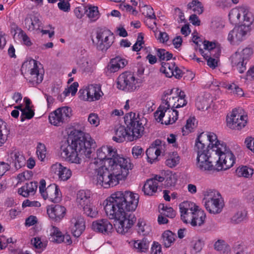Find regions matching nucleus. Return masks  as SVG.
<instances>
[{
	"instance_id": "dca6fc26",
	"label": "nucleus",
	"mask_w": 254,
	"mask_h": 254,
	"mask_svg": "<svg viewBox=\"0 0 254 254\" xmlns=\"http://www.w3.org/2000/svg\"><path fill=\"white\" fill-rule=\"evenodd\" d=\"M44 199H49L54 203L59 202L62 198V193L55 184H51L45 189V192L42 195Z\"/></svg>"
},
{
	"instance_id": "5fc2aeb1",
	"label": "nucleus",
	"mask_w": 254,
	"mask_h": 254,
	"mask_svg": "<svg viewBox=\"0 0 254 254\" xmlns=\"http://www.w3.org/2000/svg\"><path fill=\"white\" fill-rule=\"evenodd\" d=\"M157 55L160 61H169L173 56L171 53L163 49H158Z\"/></svg>"
},
{
	"instance_id": "6e6552de",
	"label": "nucleus",
	"mask_w": 254,
	"mask_h": 254,
	"mask_svg": "<svg viewBox=\"0 0 254 254\" xmlns=\"http://www.w3.org/2000/svg\"><path fill=\"white\" fill-rule=\"evenodd\" d=\"M97 158L100 161L107 162L112 161L116 164H124L130 162L129 159L124 158L117 154V150L109 146H102L97 150Z\"/></svg>"
},
{
	"instance_id": "a18cd8bd",
	"label": "nucleus",
	"mask_w": 254,
	"mask_h": 254,
	"mask_svg": "<svg viewBox=\"0 0 254 254\" xmlns=\"http://www.w3.org/2000/svg\"><path fill=\"white\" fill-rule=\"evenodd\" d=\"M204 48L205 50H208L211 53L214 52V56L215 58H218L220 54V50L218 48H215V44L212 42L208 41H204L203 42Z\"/></svg>"
},
{
	"instance_id": "e433bc0d",
	"label": "nucleus",
	"mask_w": 254,
	"mask_h": 254,
	"mask_svg": "<svg viewBox=\"0 0 254 254\" xmlns=\"http://www.w3.org/2000/svg\"><path fill=\"white\" fill-rule=\"evenodd\" d=\"M50 240L53 242L61 243L64 241V236L57 227H53Z\"/></svg>"
},
{
	"instance_id": "7c9ffc66",
	"label": "nucleus",
	"mask_w": 254,
	"mask_h": 254,
	"mask_svg": "<svg viewBox=\"0 0 254 254\" xmlns=\"http://www.w3.org/2000/svg\"><path fill=\"white\" fill-rule=\"evenodd\" d=\"M160 148H156L154 147H150L146 151L147 161L151 164L157 160L158 157L160 155Z\"/></svg>"
},
{
	"instance_id": "9b49d317",
	"label": "nucleus",
	"mask_w": 254,
	"mask_h": 254,
	"mask_svg": "<svg viewBox=\"0 0 254 254\" xmlns=\"http://www.w3.org/2000/svg\"><path fill=\"white\" fill-rule=\"evenodd\" d=\"M137 83L133 74L129 71H126L121 74L117 79V87L120 90L127 92L135 90Z\"/></svg>"
},
{
	"instance_id": "f3484780",
	"label": "nucleus",
	"mask_w": 254,
	"mask_h": 254,
	"mask_svg": "<svg viewBox=\"0 0 254 254\" xmlns=\"http://www.w3.org/2000/svg\"><path fill=\"white\" fill-rule=\"evenodd\" d=\"M82 93L86 94V97L81 96V99L89 102L98 100L103 95L100 86L97 84L91 85L87 89L83 90Z\"/></svg>"
},
{
	"instance_id": "bb28decb",
	"label": "nucleus",
	"mask_w": 254,
	"mask_h": 254,
	"mask_svg": "<svg viewBox=\"0 0 254 254\" xmlns=\"http://www.w3.org/2000/svg\"><path fill=\"white\" fill-rule=\"evenodd\" d=\"M91 193L89 190H80L77 194L76 200L77 203L81 207H83L91 202Z\"/></svg>"
},
{
	"instance_id": "8fccbe9b",
	"label": "nucleus",
	"mask_w": 254,
	"mask_h": 254,
	"mask_svg": "<svg viewBox=\"0 0 254 254\" xmlns=\"http://www.w3.org/2000/svg\"><path fill=\"white\" fill-rule=\"evenodd\" d=\"M138 232L140 235H146L149 233L150 228L141 219H139L137 222Z\"/></svg>"
},
{
	"instance_id": "3c124183",
	"label": "nucleus",
	"mask_w": 254,
	"mask_h": 254,
	"mask_svg": "<svg viewBox=\"0 0 254 254\" xmlns=\"http://www.w3.org/2000/svg\"><path fill=\"white\" fill-rule=\"evenodd\" d=\"M227 87L228 89L232 90L233 94L236 95L237 96L241 97L245 96L243 89L236 84H228Z\"/></svg>"
},
{
	"instance_id": "338daca9",
	"label": "nucleus",
	"mask_w": 254,
	"mask_h": 254,
	"mask_svg": "<svg viewBox=\"0 0 254 254\" xmlns=\"http://www.w3.org/2000/svg\"><path fill=\"white\" fill-rule=\"evenodd\" d=\"M88 121L91 125H93L95 127L98 126L99 124V119L98 115L95 113H91L89 114L88 118Z\"/></svg>"
},
{
	"instance_id": "ea45409f",
	"label": "nucleus",
	"mask_w": 254,
	"mask_h": 254,
	"mask_svg": "<svg viewBox=\"0 0 254 254\" xmlns=\"http://www.w3.org/2000/svg\"><path fill=\"white\" fill-rule=\"evenodd\" d=\"M166 113L168 119L164 122L165 125L172 124L177 120L178 118V112L175 109H170L169 108Z\"/></svg>"
},
{
	"instance_id": "a211bd4d",
	"label": "nucleus",
	"mask_w": 254,
	"mask_h": 254,
	"mask_svg": "<svg viewBox=\"0 0 254 254\" xmlns=\"http://www.w3.org/2000/svg\"><path fill=\"white\" fill-rule=\"evenodd\" d=\"M127 64V60L122 59L120 57H116L111 59L104 71L107 75H110L112 73L118 71L121 68H124Z\"/></svg>"
},
{
	"instance_id": "774afa93",
	"label": "nucleus",
	"mask_w": 254,
	"mask_h": 254,
	"mask_svg": "<svg viewBox=\"0 0 254 254\" xmlns=\"http://www.w3.org/2000/svg\"><path fill=\"white\" fill-rule=\"evenodd\" d=\"M151 254H162L161 246L158 242L153 243L151 248Z\"/></svg>"
},
{
	"instance_id": "09e8293b",
	"label": "nucleus",
	"mask_w": 254,
	"mask_h": 254,
	"mask_svg": "<svg viewBox=\"0 0 254 254\" xmlns=\"http://www.w3.org/2000/svg\"><path fill=\"white\" fill-rule=\"evenodd\" d=\"M180 211H192L193 210H196L198 207L196 206L193 203L190 201H184L179 205Z\"/></svg>"
},
{
	"instance_id": "052dcab7",
	"label": "nucleus",
	"mask_w": 254,
	"mask_h": 254,
	"mask_svg": "<svg viewBox=\"0 0 254 254\" xmlns=\"http://www.w3.org/2000/svg\"><path fill=\"white\" fill-rule=\"evenodd\" d=\"M180 158L177 154L171 156L166 160V165L170 168H173L179 163Z\"/></svg>"
},
{
	"instance_id": "473e14b6",
	"label": "nucleus",
	"mask_w": 254,
	"mask_h": 254,
	"mask_svg": "<svg viewBox=\"0 0 254 254\" xmlns=\"http://www.w3.org/2000/svg\"><path fill=\"white\" fill-rule=\"evenodd\" d=\"M176 235L169 230L165 231L162 235L163 243L166 248L170 247L175 240Z\"/></svg>"
},
{
	"instance_id": "79ce46f5",
	"label": "nucleus",
	"mask_w": 254,
	"mask_h": 254,
	"mask_svg": "<svg viewBox=\"0 0 254 254\" xmlns=\"http://www.w3.org/2000/svg\"><path fill=\"white\" fill-rule=\"evenodd\" d=\"M253 173V170L247 166L239 167L236 170V174L239 177L249 178L252 176Z\"/></svg>"
},
{
	"instance_id": "4be33fe9",
	"label": "nucleus",
	"mask_w": 254,
	"mask_h": 254,
	"mask_svg": "<svg viewBox=\"0 0 254 254\" xmlns=\"http://www.w3.org/2000/svg\"><path fill=\"white\" fill-rule=\"evenodd\" d=\"M33 64V67L30 70V75L27 80L33 85H37L41 83L43 79V75L39 73L38 69V62L32 60L30 61L29 64Z\"/></svg>"
},
{
	"instance_id": "864d4df0",
	"label": "nucleus",
	"mask_w": 254,
	"mask_h": 254,
	"mask_svg": "<svg viewBox=\"0 0 254 254\" xmlns=\"http://www.w3.org/2000/svg\"><path fill=\"white\" fill-rule=\"evenodd\" d=\"M78 66L84 71L89 72L91 70V64L87 59L83 57L80 61L78 62Z\"/></svg>"
},
{
	"instance_id": "39448f33",
	"label": "nucleus",
	"mask_w": 254,
	"mask_h": 254,
	"mask_svg": "<svg viewBox=\"0 0 254 254\" xmlns=\"http://www.w3.org/2000/svg\"><path fill=\"white\" fill-rule=\"evenodd\" d=\"M125 123L127 129L123 126H120L116 130V136L113 137V140L117 142H122L125 140L133 141L140 138L144 131V124L146 119L143 117L133 112L127 114L124 117Z\"/></svg>"
},
{
	"instance_id": "680f3d73",
	"label": "nucleus",
	"mask_w": 254,
	"mask_h": 254,
	"mask_svg": "<svg viewBox=\"0 0 254 254\" xmlns=\"http://www.w3.org/2000/svg\"><path fill=\"white\" fill-rule=\"evenodd\" d=\"M204 245L203 241L200 239L193 240L191 242V246L196 253L199 252Z\"/></svg>"
},
{
	"instance_id": "58836bf2",
	"label": "nucleus",
	"mask_w": 254,
	"mask_h": 254,
	"mask_svg": "<svg viewBox=\"0 0 254 254\" xmlns=\"http://www.w3.org/2000/svg\"><path fill=\"white\" fill-rule=\"evenodd\" d=\"M58 113L62 118L64 123L69 121V118L72 115V110L70 108L65 106L57 109Z\"/></svg>"
},
{
	"instance_id": "ddd939ff",
	"label": "nucleus",
	"mask_w": 254,
	"mask_h": 254,
	"mask_svg": "<svg viewBox=\"0 0 254 254\" xmlns=\"http://www.w3.org/2000/svg\"><path fill=\"white\" fill-rule=\"evenodd\" d=\"M250 31V28L249 26L246 25L236 26L229 33L228 40L232 45H239L246 39L247 35Z\"/></svg>"
},
{
	"instance_id": "7ed1b4c3",
	"label": "nucleus",
	"mask_w": 254,
	"mask_h": 254,
	"mask_svg": "<svg viewBox=\"0 0 254 254\" xmlns=\"http://www.w3.org/2000/svg\"><path fill=\"white\" fill-rule=\"evenodd\" d=\"M132 168L130 162L116 164L115 162H107L103 166L96 169V185L104 188H109L117 186L119 181L127 177L128 170Z\"/></svg>"
},
{
	"instance_id": "c9c22d12",
	"label": "nucleus",
	"mask_w": 254,
	"mask_h": 254,
	"mask_svg": "<svg viewBox=\"0 0 254 254\" xmlns=\"http://www.w3.org/2000/svg\"><path fill=\"white\" fill-rule=\"evenodd\" d=\"M49 120L50 123L55 126H60L64 123L57 109L50 114Z\"/></svg>"
},
{
	"instance_id": "13d9d810",
	"label": "nucleus",
	"mask_w": 254,
	"mask_h": 254,
	"mask_svg": "<svg viewBox=\"0 0 254 254\" xmlns=\"http://www.w3.org/2000/svg\"><path fill=\"white\" fill-rule=\"evenodd\" d=\"M34 116V112L31 108H24L22 110L20 116V120L23 122L25 119H31Z\"/></svg>"
},
{
	"instance_id": "6e6d98bb",
	"label": "nucleus",
	"mask_w": 254,
	"mask_h": 254,
	"mask_svg": "<svg viewBox=\"0 0 254 254\" xmlns=\"http://www.w3.org/2000/svg\"><path fill=\"white\" fill-rule=\"evenodd\" d=\"M214 249L218 251H223L225 253V251H229L230 247L227 245L224 241L222 240H218L216 241L214 245Z\"/></svg>"
},
{
	"instance_id": "de8ad7c7",
	"label": "nucleus",
	"mask_w": 254,
	"mask_h": 254,
	"mask_svg": "<svg viewBox=\"0 0 254 254\" xmlns=\"http://www.w3.org/2000/svg\"><path fill=\"white\" fill-rule=\"evenodd\" d=\"M242 14L244 24L241 25H246L249 26L250 28V25L254 20L252 13L244 8V11Z\"/></svg>"
},
{
	"instance_id": "412c9836",
	"label": "nucleus",
	"mask_w": 254,
	"mask_h": 254,
	"mask_svg": "<svg viewBox=\"0 0 254 254\" xmlns=\"http://www.w3.org/2000/svg\"><path fill=\"white\" fill-rule=\"evenodd\" d=\"M92 229L97 232L108 234L113 230L112 224L106 219L94 221L92 224Z\"/></svg>"
},
{
	"instance_id": "a878e982",
	"label": "nucleus",
	"mask_w": 254,
	"mask_h": 254,
	"mask_svg": "<svg viewBox=\"0 0 254 254\" xmlns=\"http://www.w3.org/2000/svg\"><path fill=\"white\" fill-rule=\"evenodd\" d=\"M37 187V182H31L29 183H26L24 186L19 188L18 190V193L25 197H27L30 194L33 195L35 193Z\"/></svg>"
},
{
	"instance_id": "c85d7f7f",
	"label": "nucleus",
	"mask_w": 254,
	"mask_h": 254,
	"mask_svg": "<svg viewBox=\"0 0 254 254\" xmlns=\"http://www.w3.org/2000/svg\"><path fill=\"white\" fill-rule=\"evenodd\" d=\"M206 214L202 210L196 209L194 210L191 225L192 226H200L205 221Z\"/></svg>"
},
{
	"instance_id": "0e129e2a",
	"label": "nucleus",
	"mask_w": 254,
	"mask_h": 254,
	"mask_svg": "<svg viewBox=\"0 0 254 254\" xmlns=\"http://www.w3.org/2000/svg\"><path fill=\"white\" fill-rule=\"evenodd\" d=\"M163 212L162 213L163 215L166 217L173 218L175 217L176 213L172 207H165L163 206L162 208Z\"/></svg>"
},
{
	"instance_id": "20e7f679",
	"label": "nucleus",
	"mask_w": 254,
	"mask_h": 254,
	"mask_svg": "<svg viewBox=\"0 0 254 254\" xmlns=\"http://www.w3.org/2000/svg\"><path fill=\"white\" fill-rule=\"evenodd\" d=\"M225 143L217 139V135L213 132L200 133L195 141V147L197 149L196 166L198 169L209 168L211 165L208 159L209 156L215 155L219 150L216 149L220 148Z\"/></svg>"
},
{
	"instance_id": "393cba45",
	"label": "nucleus",
	"mask_w": 254,
	"mask_h": 254,
	"mask_svg": "<svg viewBox=\"0 0 254 254\" xmlns=\"http://www.w3.org/2000/svg\"><path fill=\"white\" fill-rule=\"evenodd\" d=\"M8 160L9 162L12 161L14 163V167L16 170L24 166L26 164V160L24 156L20 152L16 150L10 153Z\"/></svg>"
},
{
	"instance_id": "a19ab883",
	"label": "nucleus",
	"mask_w": 254,
	"mask_h": 254,
	"mask_svg": "<svg viewBox=\"0 0 254 254\" xmlns=\"http://www.w3.org/2000/svg\"><path fill=\"white\" fill-rule=\"evenodd\" d=\"M244 11V8L240 9H233L229 14V19L232 22L237 23L241 21V16Z\"/></svg>"
},
{
	"instance_id": "c03bdc74",
	"label": "nucleus",
	"mask_w": 254,
	"mask_h": 254,
	"mask_svg": "<svg viewBox=\"0 0 254 254\" xmlns=\"http://www.w3.org/2000/svg\"><path fill=\"white\" fill-rule=\"evenodd\" d=\"M189 9H192L197 14H200L203 11V6L201 2L198 0H193L188 4Z\"/></svg>"
},
{
	"instance_id": "f03ea898",
	"label": "nucleus",
	"mask_w": 254,
	"mask_h": 254,
	"mask_svg": "<svg viewBox=\"0 0 254 254\" xmlns=\"http://www.w3.org/2000/svg\"><path fill=\"white\" fill-rule=\"evenodd\" d=\"M69 139L71 140L70 144H65L61 147V154L63 158L71 163L80 164L81 159L79 154L90 157L95 142L88 133L75 130L73 136H70Z\"/></svg>"
},
{
	"instance_id": "f8f14e48",
	"label": "nucleus",
	"mask_w": 254,
	"mask_h": 254,
	"mask_svg": "<svg viewBox=\"0 0 254 254\" xmlns=\"http://www.w3.org/2000/svg\"><path fill=\"white\" fill-rule=\"evenodd\" d=\"M247 120V116L242 115L239 110L234 109L230 117L227 118V126L232 129L239 130L246 126Z\"/></svg>"
},
{
	"instance_id": "2eb2a0df",
	"label": "nucleus",
	"mask_w": 254,
	"mask_h": 254,
	"mask_svg": "<svg viewBox=\"0 0 254 254\" xmlns=\"http://www.w3.org/2000/svg\"><path fill=\"white\" fill-rule=\"evenodd\" d=\"M172 92L173 90H168L164 92L162 97V104L154 114L155 119L159 122L162 121V119L165 117L166 113L169 108H170L169 101H168V96L171 95Z\"/></svg>"
},
{
	"instance_id": "f257e3e1",
	"label": "nucleus",
	"mask_w": 254,
	"mask_h": 254,
	"mask_svg": "<svg viewBox=\"0 0 254 254\" xmlns=\"http://www.w3.org/2000/svg\"><path fill=\"white\" fill-rule=\"evenodd\" d=\"M125 191H117L103 202L106 215L111 219L116 220L115 226L117 232L121 234L127 233L136 220L132 213L127 214L126 204Z\"/></svg>"
},
{
	"instance_id": "0eeeda50",
	"label": "nucleus",
	"mask_w": 254,
	"mask_h": 254,
	"mask_svg": "<svg viewBox=\"0 0 254 254\" xmlns=\"http://www.w3.org/2000/svg\"><path fill=\"white\" fill-rule=\"evenodd\" d=\"M206 210L212 214L220 213L224 207L220 193L216 190H209L204 193L202 200Z\"/></svg>"
},
{
	"instance_id": "4c0bfd02",
	"label": "nucleus",
	"mask_w": 254,
	"mask_h": 254,
	"mask_svg": "<svg viewBox=\"0 0 254 254\" xmlns=\"http://www.w3.org/2000/svg\"><path fill=\"white\" fill-rule=\"evenodd\" d=\"M9 130L6 127V123L0 119V146L7 140Z\"/></svg>"
},
{
	"instance_id": "2f4dec72",
	"label": "nucleus",
	"mask_w": 254,
	"mask_h": 254,
	"mask_svg": "<svg viewBox=\"0 0 254 254\" xmlns=\"http://www.w3.org/2000/svg\"><path fill=\"white\" fill-rule=\"evenodd\" d=\"M175 65V62L162 63V66L160 69L161 72L164 73L167 77H171L174 74L173 71Z\"/></svg>"
},
{
	"instance_id": "e2e57ef3",
	"label": "nucleus",
	"mask_w": 254,
	"mask_h": 254,
	"mask_svg": "<svg viewBox=\"0 0 254 254\" xmlns=\"http://www.w3.org/2000/svg\"><path fill=\"white\" fill-rule=\"evenodd\" d=\"M143 7L144 8V10L146 11V12L145 11L143 12L144 14H146V16L150 19H156V16L152 7L146 5H144Z\"/></svg>"
},
{
	"instance_id": "603ef678",
	"label": "nucleus",
	"mask_w": 254,
	"mask_h": 254,
	"mask_svg": "<svg viewBox=\"0 0 254 254\" xmlns=\"http://www.w3.org/2000/svg\"><path fill=\"white\" fill-rule=\"evenodd\" d=\"M194 210H193L192 211H180L181 219L184 223L191 224Z\"/></svg>"
},
{
	"instance_id": "bf43d9fd",
	"label": "nucleus",
	"mask_w": 254,
	"mask_h": 254,
	"mask_svg": "<svg viewBox=\"0 0 254 254\" xmlns=\"http://www.w3.org/2000/svg\"><path fill=\"white\" fill-rule=\"evenodd\" d=\"M46 148L45 145L42 143H39L37 147V154L38 158L42 161L46 157Z\"/></svg>"
},
{
	"instance_id": "37998d69",
	"label": "nucleus",
	"mask_w": 254,
	"mask_h": 254,
	"mask_svg": "<svg viewBox=\"0 0 254 254\" xmlns=\"http://www.w3.org/2000/svg\"><path fill=\"white\" fill-rule=\"evenodd\" d=\"M85 14L91 21H95L99 18V13L98 7L91 5L87 7V11Z\"/></svg>"
},
{
	"instance_id": "69168bd1",
	"label": "nucleus",
	"mask_w": 254,
	"mask_h": 254,
	"mask_svg": "<svg viewBox=\"0 0 254 254\" xmlns=\"http://www.w3.org/2000/svg\"><path fill=\"white\" fill-rule=\"evenodd\" d=\"M58 6L60 10L64 12H68L70 10V3L68 1H65V0H60L58 3Z\"/></svg>"
},
{
	"instance_id": "aec40b11",
	"label": "nucleus",
	"mask_w": 254,
	"mask_h": 254,
	"mask_svg": "<svg viewBox=\"0 0 254 254\" xmlns=\"http://www.w3.org/2000/svg\"><path fill=\"white\" fill-rule=\"evenodd\" d=\"M51 172L57 174L62 181H67L71 176V170L63 166L61 163H56L51 167Z\"/></svg>"
},
{
	"instance_id": "6ab92c4d",
	"label": "nucleus",
	"mask_w": 254,
	"mask_h": 254,
	"mask_svg": "<svg viewBox=\"0 0 254 254\" xmlns=\"http://www.w3.org/2000/svg\"><path fill=\"white\" fill-rule=\"evenodd\" d=\"M49 217L55 221L60 222L64 216L66 209L64 206L57 204L49 206L47 209Z\"/></svg>"
},
{
	"instance_id": "1a4fd4ad",
	"label": "nucleus",
	"mask_w": 254,
	"mask_h": 254,
	"mask_svg": "<svg viewBox=\"0 0 254 254\" xmlns=\"http://www.w3.org/2000/svg\"><path fill=\"white\" fill-rule=\"evenodd\" d=\"M114 38L110 30L100 28L96 30L95 39H92V42L98 50L106 51L113 44Z\"/></svg>"
},
{
	"instance_id": "9d476101",
	"label": "nucleus",
	"mask_w": 254,
	"mask_h": 254,
	"mask_svg": "<svg viewBox=\"0 0 254 254\" xmlns=\"http://www.w3.org/2000/svg\"><path fill=\"white\" fill-rule=\"evenodd\" d=\"M253 53L252 48H246L240 52H236L232 56V64L233 66H236L239 73H242L246 70L247 61L252 55Z\"/></svg>"
},
{
	"instance_id": "49530a36",
	"label": "nucleus",
	"mask_w": 254,
	"mask_h": 254,
	"mask_svg": "<svg viewBox=\"0 0 254 254\" xmlns=\"http://www.w3.org/2000/svg\"><path fill=\"white\" fill-rule=\"evenodd\" d=\"M247 212L246 210L238 211L231 218V221L234 223H239L247 218Z\"/></svg>"
},
{
	"instance_id": "423d86ee",
	"label": "nucleus",
	"mask_w": 254,
	"mask_h": 254,
	"mask_svg": "<svg viewBox=\"0 0 254 254\" xmlns=\"http://www.w3.org/2000/svg\"><path fill=\"white\" fill-rule=\"evenodd\" d=\"M216 150H219L217 153V157H216L215 155L209 156L208 159H207L211 165L209 168L199 169L201 171H210L214 169V163L215 164V169L217 171H221L222 170H226L232 167L235 162V158L234 154L227 147L226 145H221L220 148L216 149Z\"/></svg>"
},
{
	"instance_id": "4d7b16f0",
	"label": "nucleus",
	"mask_w": 254,
	"mask_h": 254,
	"mask_svg": "<svg viewBox=\"0 0 254 254\" xmlns=\"http://www.w3.org/2000/svg\"><path fill=\"white\" fill-rule=\"evenodd\" d=\"M196 106L198 110H207L209 107L208 102L205 98H199L195 103Z\"/></svg>"
},
{
	"instance_id": "f704fd0d",
	"label": "nucleus",
	"mask_w": 254,
	"mask_h": 254,
	"mask_svg": "<svg viewBox=\"0 0 254 254\" xmlns=\"http://www.w3.org/2000/svg\"><path fill=\"white\" fill-rule=\"evenodd\" d=\"M84 213L88 216L91 218L96 217L98 214L97 207L92 203L90 202L88 204L82 207Z\"/></svg>"
},
{
	"instance_id": "72a5a7b5",
	"label": "nucleus",
	"mask_w": 254,
	"mask_h": 254,
	"mask_svg": "<svg viewBox=\"0 0 254 254\" xmlns=\"http://www.w3.org/2000/svg\"><path fill=\"white\" fill-rule=\"evenodd\" d=\"M165 176V185L167 187H171L175 186L177 182V176L176 173L167 170L164 172Z\"/></svg>"
},
{
	"instance_id": "c756f323",
	"label": "nucleus",
	"mask_w": 254,
	"mask_h": 254,
	"mask_svg": "<svg viewBox=\"0 0 254 254\" xmlns=\"http://www.w3.org/2000/svg\"><path fill=\"white\" fill-rule=\"evenodd\" d=\"M158 185L154 180H147L144 184L142 191L145 195H153L157 190Z\"/></svg>"
},
{
	"instance_id": "5701e85b",
	"label": "nucleus",
	"mask_w": 254,
	"mask_h": 254,
	"mask_svg": "<svg viewBox=\"0 0 254 254\" xmlns=\"http://www.w3.org/2000/svg\"><path fill=\"white\" fill-rule=\"evenodd\" d=\"M125 194L126 201V204L124 206L126 210H127L128 212L135 211L138 203V194L129 191H125Z\"/></svg>"
},
{
	"instance_id": "4468645a",
	"label": "nucleus",
	"mask_w": 254,
	"mask_h": 254,
	"mask_svg": "<svg viewBox=\"0 0 254 254\" xmlns=\"http://www.w3.org/2000/svg\"><path fill=\"white\" fill-rule=\"evenodd\" d=\"M69 228L73 236L79 237L85 228V221L83 217L79 214L73 215L70 220Z\"/></svg>"
},
{
	"instance_id": "cd10ccee",
	"label": "nucleus",
	"mask_w": 254,
	"mask_h": 254,
	"mask_svg": "<svg viewBox=\"0 0 254 254\" xmlns=\"http://www.w3.org/2000/svg\"><path fill=\"white\" fill-rule=\"evenodd\" d=\"M150 241L146 237L141 240L133 241V248L138 253H146L148 251Z\"/></svg>"
},
{
	"instance_id": "b1692460",
	"label": "nucleus",
	"mask_w": 254,
	"mask_h": 254,
	"mask_svg": "<svg viewBox=\"0 0 254 254\" xmlns=\"http://www.w3.org/2000/svg\"><path fill=\"white\" fill-rule=\"evenodd\" d=\"M39 14L34 12L27 14L25 19V23L28 30H38L41 27L42 23L39 19Z\"/></svg>"
}]
</instances>
